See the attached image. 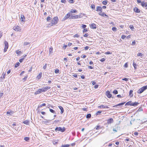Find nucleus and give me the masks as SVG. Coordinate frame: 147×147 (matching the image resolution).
Instances as JSON below:
<instances>
[{
  "instance_id": "1",
  "label": "nucleus",
  "mask_w": 147,
  "mask_h": 147,
  "mask_svg": "<svg viewBox=\"0 0 147 147\" xmlns=\"http://www.w3.org/2000/svg\"><path fill=\"white\" fill-rule=\"evenodd\" d=\"M59 19L57 17H55L52 19L51 22L48 25L49 27L53 26L56 25L58 22Z\"/></svg>"
},
{
  "instance_id": "2",
  "label": "nucleus",
  "mask_w": 147,
  "mask_h": 147,
  "mask_svg": "<svg viewBox=\"0 0 147 147\" xmlns=\"http://www.w3.org/2000/svg\"><path fill=\"white\" fill-rule=\"evenodd\" d=\"M147 89V86H143L140 88L138 91V93L139 94H141Z\"/></svg>"
},
{
  "instance_id": "3",
  "label": "nucleus",
  "mask_w": 147,
  "mask_h": 147,
  "mask_svg": "<svg viewBox=\"0 0 147 147\" xmlns=\"http://www.w3.org/2000/svg\"><path fill=\"white\" fill-rule=\"evenodd\" d=\"M65 128L64 127H63V128L61 127H56L55 129V131H59L61 132H64L65 130Z\"/></svg>"
},
{
  "instance_id": "4",
  "label": "nucleus",
  "mask_w": 147,
  "mask_h": 147,
  "mask_svg": "<svg viewBox=\"0 0 147 147\" xmlns=\"http://www.w3.org/2000/svg\"><path fill=\"white\" fill-rule=\"evenodd\" d=\"M71 16V15L70 14V13H67L64 17L63 18L62 21H64L67 19L68 18H70Z\"/></svg>"
},
{
  "instance_id": "5",
  "label": "nucleus",
  "mask_w": 147,
  "mask_h": 147,
  "mask_svg": "<svg viewBox=\"0 0 147 147\" xmlns=\"http://www.w3.org/2000/svg\"><path fill=\"white\" fill-rule=\"evenodd\" d=\"M96 11L99 12L100 13H102V8L100 6H98L96 7Z\"/></svg>"
},
{
  "instance_id": "6",
  "label": "nucleus",
  "mask_w": 147,
  "mask_h": 147,
  "mask_svg": "<svg viewBox=\"0 0 147 147\" xmlns=\"http://www.w3.org/2000/svg\"><path fill=\"white\" fill-rule=\"evenodd\" d=\"M78 15H75L74 14H72L71 15L70 18H69L70 19H77L78 18Z\"/></svg>"
},
{
  "instance_id": "7",
  "label": "nucleus",
  "mask_w": 147,
  "mask_h": 147,
  "mask_svg": "<svg viewBox=\"0 0 147 147\" xmlns=\"http://www.w3.org/2000/svg\"><path fill=\"white\" fill-rule=\"evenodd\" d=\"M106 95L109 98H110L112 96V95L110 94V91L108 90L106 92Z\"/></svg>"
},
{
  "instance_id": "8",
  "label": "nucleus",
  "mask_w": 147,
  "mask_h": 147,
  "mask_svg": "<svg viewBox=\"0 0 147 147\" xmlns=\"http://www.w3.org/2000/svg\"><path fill=\"white\" fill-rule=\"evenodd\" d=\"M20 20L21 22H24L25 21V18L24 16L23 15H21Z\"/></svg>"
},
{
  "instance_id": "9",
  "label": "nucleus",
  "mask_w": 147,
  "mask_h": 147,
  "mask_svg": "<svg viewBox=\"0 0 147 147\" xmlns=\"http://www.w3.org/2000/svg\"><path fill=\"white\" fill-rule=\"evenodd\" d=\"M134 10L135 12L137 13H139L141 11H141L140 9L136 7H135L134 8Z\"/></svg>"
},
{
  "instance_id": "10",
  "label": "nucleus",
  "mask_w": 147,
  "mask_h": 147,
  "mask_svg": "<svg viewBox=\"0 0 147 147\" xmlns=\"http://www.w3.org/2000/svg\"><path fill=\"white\" fill-rule=\"evenodd\" d=\"M14 112L12 111H8L7 112V115H12L14 113Z\"/></svg>"
},
{
  "instance_id": "11",
  "label": "nucleus",
  "mask_w": 147,
  "mask_h": 147,
  "mask_svg": "<svg viewBox=\"0 0 147 147\" xmlns=\"http://www.w3.org/2000/svg\"><path fill=\"white\" fill-rule=\"evenodd\" d=\"M107 123L108 124H111L113 122V120L112 118H110L108 119L107 120Z\"/></svg>"
},
{
  "instance_id": "12",
  "label": "nucleus",
  "mask_w": 147,
  "mask_h": 147,
  "mask_svg": "<svg viewBox=\"0 0 147 147\" xmlns=\"http://www.w3.org/2000/svg\"><path fill=\"white\" fill-rule=\"evenodd\" d=\"M90 27L92 29H96V25L94 23L91 24L90 25Z\"/></svg>"
},
{
  "instance_id": "13",
  "label": "nucleus",
  "mask_w": 147,
  "mask_h": 147,
  "mask_svg": "<svg viewBox=\"0 0 147 147\" xmlns=\"http://www.w3.org/2000/svg\"><path fill=\"white\" fill-rule=\"evenodd\" d=\"M14 30L17 31H20L21 29L20 27L17 26L14 28Z\"/></svg>"
},
{
  "instance_id": "14",
  "label": "nucleus",
  "mask_w": 147,
  "mask_h": 147,
  "mask_svg": "<svg viewBox=\"0 0 147 147\" xmlns=\"http://www.w3.org/2000/svg\"><path fill=\"white\" fill-rule=\"evenodd\" d=\"M125 102H123L120 103L117 105H116L113 106V107H117L118 106H122L125 103Z\"/></svg>"
},
{
  "instance_id": "15",
  "label": "nucleus",
  "mask_w": 147,
  "mask_h": 147,
  "mask_svg": "<svg viewBox=\"0 0 147 147\" xmlns=\"http://www.w3.org/2000/svg\"><path fill=\"white\" fill-rule=\"evenodd\" d=\"M98 107L100 108H103V109H104V108H107V109L109 108V107H108L107 106H105V105H100Z\"/></svg>"
},
{
  "instance_id": "16",
  "label": "nucleus",
  "mask_w": 147,
  "mask_h": 147,
  "mask_svg": "<svg viewBox=\"0 0 147 147\" xmlns=\"http://www.w3.org/2000/svg\"><path fill=\"white\" fill-rule=\"evenodd\" d=\"M42 92H41V90L40 88H39L38 89V90L34 92L35 94H40Z\"/></svg>"
},
{
  "instance_id": "17",
  "label": "nucleus",
  "mask_w": 147,
  "mask_h": 147,
  "mask_svg": "<svg viewBox=\"0 0 147 147\" xmlns=\"http://www.w3.org/2000/svg\"><path fill=\"white\" fill-rule=\"evenodd\" d=\"M4 44H5V48H8V42L7 41H5L4 42Z\"/></svg>"
},
{
  "instance_id": "18",
  "label": "nucleus",
  "mask_w": 147,
  "mask_h": 147,
  "mask_svg": "<svg viewBox=\"0 0 147 147\" xmlns=\"http://www.w3.org/2000/svg\"><path fill=\"white\" fill-rule=\"evenodd\" d=\"M58 107L61 110V113L62 114L64 112V109L63 107L61 106H59Z\"/></svg>"
},
{
  "instance_id": "19",
  "label": "nucleus",
  "mask_w": 147,
  "mask_h": 147,
  "mask_svg": "<svg viewBox=\"0 0 147 147\" xmlns=\"http://www.w3.org/2000/svg\"><path fill=\"white\" fill-rule=\"evenodd\" d=\"M139 104V103L138 102H132L131 106H137Z\"/></svg>"
},
{
  "instance_id": "20",
  "label": "nucleus",
  "mask_w": 147,
  "mask_h": 147,
  "mask_svg": "<svg viewBox=\"0 0 147 147\" xmlns=\"http://www.w3.org/2000/svg\"><path fill=\"white\" fill-rule=\"evenodd\" d=\"M85 15H86V14H85L81 13L79 15H78V18H82L83 17V16H85Z\"/></svg>"
},
{
  "instance_id": "21",
  "label": "nucleus",
  "mask_w": 147,
  "mask_h": 147,
  "mask_svg": "<svg viewBox=\"0 0 147 147\" xmlns=\"http://www.w3.org/2000/svg\"><path fill=\"white\" fill-rule=\"evenodd\" d=\"M42 73L41 72H40L39 74L37 76V78L38 79H40L42 77Z\"/></svg>"
},
{
  "instance_id": "22",
  "label": "nucleus",
  "mask_w": 147,
  "mask_h": 147,
  "mask_svg": "<svg viewBox=\"0 0 147 147\" xmlns=\"http://www.w3.org/2000/svg\"><path fill=\"white\" fill-rule=\"evenodd\" d=\"M23 123L25 124L28 125L30 123V121L27 120L24 121Z\"/></svg>"
},
{
  "instance_id": "23",
  "label": "nucleus",
  "mask_w": 147,
  "mask_h": 147,
  "mask_svg": "<svg viewBox=\"0 0 147 147\" xmlns=\"http://www.w3.org/2000/svg\"><path fill=\"white\" fill-rule=\"evenodd\" d=\"M98 14L99 15L105 17L108 16H107L104 12L102 13H99Z\"/></svg>"
},
{
  "instance_id": "24",
  "label": "nucleus",
  "mask_w": 147,
  "mask_h": 147,
  "mask_svg": "<svg viewBox=\"0 0 147 147\" xmlns=\"http://www.w3.org/2000/svg\"><path fill=\"white\" fill-rule=\"evenodd\" d=\"M133 66L134 67V69H136L137 68V66L138 65L136 63H135L134 61H133Z\"/></svg>"
},
{
  "instance_id": "25",
  "label": "nucleus",
  "mask_w": 147,
  "mask_h": 147,
  "mask_svg": "<svg viewBox=\"0 0 147 147\" xmlns=\"http://www.w3.org/2000/svg\"><path fill=\"white\" fill-rule=\"evenodd\" d=\"M131 103H132L131 101H129L125 103V106H127V105L131 106Z\"/></svg>"
},
{
  "instance_id": "26",
  "label": "nucleus",
  "mask_w": 147,
  "mask_h": 147,
  "mask_svg": "<svg viewBox=\"0 0 147 147\" xmlns=\"http://www.w3.org/2000/svg\"><path fill=\"white\" fill-rule=\"evenodd\" d=\"M77 12V11L76 9H71L70 11V12L71 13H76Z\"/></svg>"
},
{
  "instance_id": "27",
  "label": "nucleus",
  "mask_w": 147,
  "mask_h": 147,
  "mask_svg": "<svg viewBox=\"0 0 147 147\" xmlns=\"http://www.w3.org/2000/svg\"><path fill=\"white\" fill-rule=\"evenodd\" d=\"M5 73L4 74V73L3 72L2 74V75L1 76V78L2 79H4L5 78Z\"/></svg>"
},
{
  "instance_id": "28",
  "label": "nucleus",
  "mask_w": 147,
  "mask_h": 147,
  "mask_svg": "<svg viewBox=\"0 0 147 147\" xmlns=\"http://www.w3.org/2000/svg\"><path fill=\"white\" fill-rule=\"evenodd\" d=\"M91 115L90 113L87 114L86 116V117L87 119H90L91 117Z\"/></svg>"
},
{
  "instance_id": "29",
  "label": "nucleus",
  "mask_w": 147,
  "mask_h": 147,
  "mask_svg": "<svg viewBox=\"0 0 147 147\" xmlns=\"http://www.w3.org/2000/svg\"><path fill=\"white\" fill-rule=\"evenodd\" d=\"M108 2L107 0L104 1L102 2V3L104 5H106L108 3Z\"/></svg>"
},
{
  "instance_id": "30",
  "label": "nucleus",
  "mask_w": 147,
  "mask_h": 147,
  "mask_svg": "<svg viewBox=\"0 0 147 147\" xmlns=\"http://www.w3.org/2000/svg\"><path fill=\"white\" fill-rule=\"evenodd\" d=\"M133 90H130L129 92V96H130V97H131L133 96V95L132 94Z\"/></svg>"
},
{
  "instance_id": "31",
  "label": "nucleus",
  "mask_w": 147,
  "mask_h": 147,
  "mask_svg": "<svg viewBox=\"0 0 147 147\" xmlns=\"http://www.w3.org/2000/svg\"><path fill=\"white\" fill-rule=\"evenodd\" d=\"M41 89V92H46L47 91L46 90V89H45V87H43L41 88H40Z\"/></svg>"
},
{
  "instance_id": "32",
  "label": "nucleus",
  "mask_w": 147,
  "mask_h": 147,
  "mask_svg": "<svg viewBox=\"0 0 147 147\" xmlns=\"http://www.w3.org/2000/svg\"><path fill=\"white\" fill-rule=\"evenodd\" d=\"M70 145L68 144L62 145L61 147H69Z\"/></svg>"
},
{
  "instance_id": "33",
  "label": "nucleus",
  "mask_w": 147,
  "mask_h": 147,
  "mask_svg": "<svg viewBox=\"0 0 147 147\" xmlns=\"http://www.w3.org/2000/svg\"><path fill=\"white\" fill-rule=\"evenodd\" d=\"M90 7L93 9H95V5L93 4H91Z\"/></svg>"
},
{
  "instance_id": "34",
  "label": "nucleus",
  "mask_w": 147,
  "mask_h": 147,
  "mask_svg": "<svg viewBox=\"0 0 147 147\" xmlns=\"http://www.w3.org/2000/svg\"><path fill=\"white\" fill-rule=\"evenodd\" d=\"M20 63L19 62H18L15 65V67L16 68L18 67L20 65Z\"/></svg>"
},
{
  "instance_id": "35",
  "label": "nucleus",
  "mask_w": 147,
  "mask_h": 147,
  "mask_svg": "<svg viewBox=\"0 0 147 147\" xmlns=\"http://www.w3.org/2000/svg\"><path fill=\"white\" fill-rule=\"evenodd\" d=\"M129 27L130 29L132 31H133V30L134 29V27L132 25H130Z\"/></svg>"
},
{
  "instance_id": "36",
  "label": "nucleus",
  "mask_w": 147,
  "mask_h": 147,
  "mask_svg": "<svg viewBox=\"0 0 147 147\" xmlns=\"http://www.w3.org/2000/svg\"><path fill=\"white\" fill-rule=\"evenodd\" d=\"M24 139L25 141H27L29 140L30 138L28 137H26L24 138Z\"/></svg>"
},
{
  "instance_id": "37",
  "label": "nucleus",
  "mask_w": 147,
  "mask_h": 147,
  "mask_svg": "<svg viewBox=\"0 0 147 147\" xmlns=\"http://www.w3.org/2000/svg\"><path fill=\"white\" fill-rule=\"evenodd\" d=\"M146 3H144V1H143L142 2V3H141V5L143 7H145V4Z\"/></svg>"
},
{
  "instance_id": "38",
  "label": "nucleus",
  "mask_w": 147,
  "mask_h": 147,
  "mask_svg": "<svg viewBox=\"0 0 147 147\" xmlns=\"http://www.w3.org/2000/svg\"><path fill=\"white\" fill-rule=\"evenodd\" d=\"M137 55L138 56H140V57H142L143 56V54L141 53H138Z\"/></svg>"
},
{
  "instance_id": "39",
  "label": "nucleus",
  "mask_w": 147,
  "mask_h": 147,
  "mask_svg": "<svg viewBox=\"0 0 147 147\" xmlns=\"http://www.w3.org/2000/svg\"><path fill=\"white\" fill-rule=\"evenodd\" d=\"M51 18L50 17L48 16L47 18V20L48 22H49L51 20Z\"/></svg>"
},
{
  "instance_id": "40",
  "label": "nucleus",
  "mask_w": 147,
  "mask_h": 147,
  "mask_svg": "<svg viewBox=\"0 0 147 147\" xmlns=\"http://www.w3.org/2000/svg\"><path fill=\"white\" fill-rule=\"evenodd\" d=\"M113 93L114 94H118V92L117 90H114L113 91Z\"/></svg>"
},
{
  "instance_id": "41",
  "label": "nucleus",
  "mask_w": 147,
  "mask_h": 147,
  "mask_svg": "<svg viewBox=\"0 0 147 147\" xmlns=\"http://www.w3.org/2000/svg\"><path fill=\"white\" fill-rule=\"evenodd\" d=\"M49 111H50V112L52 113H55V111L52 109L49 108Z\"/></svg>"
},
{
  "instance_id": "42",
  "label": "nucleus",
  "mask_w": 147,
  "mask_h": 147,
  "mask_svg": "<svg viewBox=\"0 0 147 147\" xmlns=\"http://www.w3.org/2000/svg\"><path fill=\"white\" fill-rule=\"evenodd\" d=\"M16 53L18 55H20L22 53V52L21 51H20L18 50L16 51Z\"/></svg>"
},
{
  "instance_id": "43",
  "label": "nucleus",
  "mask_w": 147,
  "mask_h": 147,
  "mask_svg": "<svg viewBox=\"0 0 147 147\" xmlns=\"http://www.w3.org/2000/svg\"><path fill=\"white\" fill-rule=\"evenodd\" d=\"M112 30L114 32L116 31L117 29L115 27H113L112 28Z\"/></svg>"
},
{
  "instance_id": "44",
  "label": "nucleus",
  "mask_w": 147,
  "mask_h": 147,
  "mask_svg": "<svg viewBox=\"0 0 147 147\" xmlns=\"http://www.w3.org/2000/svg\"><path fill=\"white\" fill-rule=\"evenodd\" d=\"M59 69H56V70H55V74H58L59 73Z\"/></svg>"
},
{
  "instance_id": "45",
  "label": "nucleus",
  "mask_w": 147,
  "mask_h": 147,
  "mask_svg": "<svg viewBox=\"0 0 147 147\" xmlns=\"http://www.w3.org/2000/svg\"><path fill=\"white\" fill-rule=\"evenodd\" d=\"M112 53L110 51H107L105 53V54L106 55H109L111 54Z\"/></svg>"
},
{
  "instance_id": "46",
  "label": "nucleus",
  "mask_w": 147,
  "mask_h": 147,
  "mask_svg": "<svg viewBox=\"0 0 147 147\" xmlns=\"http://www.w3.org/2000/svg\"><path fill=\"white\" fill-rule=\"evenodd\" d=\"M46 90V91H47V90L51 88V87L50 86H46L45 87Z\"/></svg>"
},
{
  "instance_id": "47",
  "label": "nucleus",
  "mask_w": 147,
  "mask_h": 147,
  "mask_svg": "<svg viewBox=\"0 0 147 147\" xmlns=\"http://www.w3.org/2000/svg\"><path fill=\"white\" fill-rule=\"evenodd\" d=\"M24 59V58H22L19 59V61L20 62L22 63L23 62V61Z\"/></svg>"
},
{
  "instance_id": "48",
  "label": "nucleus",
  "mask_w": 147,
  "mask_h": 147,
  "mask_svg": "<svg viewBox=\"0 0 147 147\" xmlns=\"http://www.w3.org/2000/svg\"><path fill=\"white\" fill-rule=\"evenodd\" d=\"M105 59L104 58H102L101 59L100 61L102 62H103L105 61Z\"/></svg>"
},
{
  "instance_id": "49",
  "label": "nucleus",
  "mask_w": 147,
  "mask_h": 147,
  "mask_svg": "<svg viewBox=\"0 0 147 147\" xmlns=\"http://www.w3.org/2000/svg\"><path fill=\"white\" fill-rule=\"evenodd\" d=\"M102 112L101 111H98L97 113H96V115H99V114L100 113Z\"/></svg>"
},
{
  "instance_id": "50",
  "label": "nucleus",
  "mask_w": 147,
  "mask_h": 147,
  "mask_svg": "<svg viewBox=\"0 0 147 147\" xmlns=\"http://www.w3.org/2000/svg\"><path fill=\"white\" fill-rule=\"evenodd\" d=\"M88 34L87 33H86L84 35V37H87L88 36Z\"/></svg>"
},
{
  "instance_id": "51",
  "label": "nucleus",
  "mask_w": 147,
  "mask_h": 147,
  "mask_svg": "<svg viewBox=\"0 0 147 147\" xmlns=\"http://www.w3.org/2000/svg\"><path fill=\"white\" fill-rule=\"evenodd\" d=\"M80 36L78 34H76L74 36V37H79Z\"/></svg>"
},
{
  "instance_id": "52",
  "label": "nucleus",
  "mask_w": 147,
  "mask_h": 147,
  "mask_svg": "<svg viewBox=\"0 0 147 147\" xmlns=\"http://www.w3.org/2000/svg\"><path fill=\"white\" fill-rule=\"evenodd\" d=\"M24 45H28L29 44V43L27 42H24Z\"/></svg>"
},
{
  "instance_id": "53",
  "label": "nucleus",
  "mask_w": 147,
  "mask_h": 147,
  "mask_svg": "<svg viewBox=\"0 0 147 147\" xmlns=\"http://www.w3.org/2000/svg\"><path fill=\"white\" fill-rule=\"evenodd\" d=\"M47 64L46 63L45 64V65L43 67V69H45L47 68Z\"/></svg>"
},
{
  "instance_id": "54",
  "label": "nucleus",
  "mask_w": 147,
  "mask_h": 147,
  "mask_svg": "<svg viewBox=\"0 0 147 147\" xmlns=\"http://www.w3.org/2000/svg\"><path fill=\"white\" fill-rule=\"evenodd\" d=\"M53 48L52 47H51L49 49V51L50 53H51V52L52 51Z\"/></svg>"
},
{
  "instance_id": "55",
  "label": "nucleus",
  "mask_w": 147,
  "mask_h": 147,
  "mask_svg": "<svg viewBox=\"0 0 147 147\" xmlns=\"http://www.w3.org/2000/svg\"><path fill=\"white\" fill-rule=\"evenodd\" d=\"M138 111H143V109H142V107H140L138 110Z\"/></svg>"
},
{
  "instance_id": "56",
  "label": "nucleus",
  "mask_w": 147,
  "mask_h": 147,
  "mask_svg": "<svg viewBox=\"0 0 147 147\" xmlns=\"http://www.w3.org/2000/svg\"><path fill=\"white\" fill-rule=\"evenodd\" d=\"M128 79L126 78H123L122 80H123L125 81H127L128 80Z\"/></svg>"
},
{
  "instance_id": "57",
  "label": "nucleus",
  "mask_w": 147,
  "mask_h": 147,
  "mask_svg": "<svg viewBox=\"0 0 147 147\" xmlns=\"http://www.w3.org/2000/svg\"><path fill=\"white\" fill-rule=\"evenodd\" d=\"M27 77L28 76H26L23 79V80H24V81H26Z\"/></svg>"
},
{
  "instance_id": "58",
  "label": "nucleus",
  "mask_w": 147,
  "mask_h": 147,
  "mask_svg": "<svg viewBox=\"0 0 147 147\" xmlns=\"http://www.w3.org/2000/svg\"><path fill=\"white\" fill-rule=\"evenodd\" d=\"M142 2L141 1V0H137V2L138 4L141 3Z\"/></svg>"
},
{
  "instance_id": "59",
  "label": "nucleus",
  "mask_w": 147,
  "mask_h": 147,
  "mask_svg": "<svg viewBox=\"0 0 147 147\" xmlns=\"http://www.w3.org/2000/svg\"><path fill=\"white\" fill-rule=\"evenodd\" d=\"M124 67L125 68H127L128 67V64L127 63H126L124 65Z\"/></svg>"
},
{
  "instance_id": "60",
  "label": "nucleus",
  "mask_w": 147,
  "mask_h": 147,
  "mask_svg": "<svg viewBox=\"0 0 147 147\" xmlns=\"http://www.w3.org/2000/svg\"><path fill=\"white\" fill-rule=\"evenodd\" d=\"M126 37L124 35H122L121 36V38L122 39H123Z\"/></svg>"
},
{
  "instance_id": "61",
  "label": "nucleus",
  "mask_w": 147,
  "mask_h": 147,
  "mask_svg": "<svg viewBox=\"0 0 147 147\" xmlns=\"http://www.w3.org/2000/svg\"><path fill=\"white\" fill-rule=\"evenodd\" d=\"M135 43H136L135 41V40H134L132 42L131 45H134L135 44Z\"/></svg>"
},
{
  "instance_id": "62",
  "label": "nucleus",
  "mask_w": 147,
  "mask_h": 147,
  "mask_svg": "<svg viewBox=\"0 0 147 147\" xmlns=\"http://www.w3.org/2000/svg\"><path fill=\"white\" fill-rule=\"evenodd\" d=\"M86 27V25L83 24L82 25V28H85Z\"/></svg>"
},
{
  "instance_id": "63",
  "label": "nucleus",
  "mask_w": 147,
  "mask_h": 147,
  "mask_svg": "<svg viewBox=\"0 0 147 147\" xmlns=\"http://www.w3.org/2000/svg\"><path fill=\"white\" fill-rule=\"evenodd\" d=\"M74 0H69V2L71 3H74Z\"/></svg>"
},
{
  "instance_id": "64",
  "label": "nucleus",
  "mask_w": 147,
  "mask_h": 147,
  "mask_svg": "<svg viewBox=\"0 0 147 147\" xmlns=\"http://www.w3.org/2000/svg\"><path fill=\"white\" fill-rule=\"evenodd\" d=\"M67 47V45H64V46L63 47V48L64 49H65Z\"/></svg>"
}]
</instances>
